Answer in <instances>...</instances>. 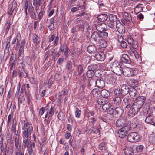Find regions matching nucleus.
Wrapping results in <instances>:
<instances>
[{
	"label": "nucleus",
	"instance_id": "16",
	"mask_svg": "<svg viewBox=\"0 0 155 155\" xmlns=\"http://www.w3.org/2000/svg\"><path fill=\"white\" fill-rule=\"evenodd\" d=\"M109 100L106 98H99L97 99V103L98 104L102 106L105 103H108Z\"/></svg>",
	"mask_w": 155,
	"mask_h": 155
},
{
	"label": "nucleus",
	"instance_id": "51",
	"mask_svg": "<svg viewBox=\"0 0 155 155\" xmlns=\"http://www.w3.org/2000/svg\"><path fill=\"white\" fill-rule=\"evenodd\" d=\"M68 71L71 70L72 68V63L71 62L69 61L67 63L66 67Z\"/></svg>",
	"mask_w": 155,
	"mask_h": 155
},
{
	"label": "nucleus",
	"instance_id": "48",
	"mask_svg": "<svg viewBox=\"0 0 155 155\" xmlns=\"http://www.w3.org/2000/svg\"><path fill=\"white\" fill-rule=\"evenodd\" d=\"M24 48L20 47L19 48V54L18 56L23 57L24 56Z\"/></svg>",
	"mask_w": 155,
	"mask_h": 155
},
{
	"label": "nucleus",
	"instance_id": "60",
	"mask_svg": "<svg viewBox=\"0 0 155 155\" xmlns=\"http://www.w3.org/2000/svg\"><path fill=\"white\" fill-rule=\"evenodd\" d=\"M118 41L119 43L123 41V38L122 35H120L118 36Z\"/></svg>",
	"mask_w": 155,
	"mask_h": 155
},
{
	"label": "nucleus",
	"instance_id": "3",
	"mask_svg": "<svg viewBox=\"0 0 155 155\" xmlns=\"http://www.w3.org/2000/svg\"><path fill=\"white\" fill-rule=\"evenodd\" d=\"M110 67L112 71L114 73L118 75H121L123 73V69L119 64L116 61L111 63Z\"/></svg>",
	"mask_w": 155,
	"mask_h": 155
},
{
	"label": "nucleus",
	"instance_id": "31",
	"mask_svg": "<svg viewBox=\"0 0 155 155\" xmlns=\"http://www.w3.org/2000/svg\"><path fill=\"white\" fill-rule=\"evenodd\" d=\"M97 65L95 64H93L89 66L88 67V70L93 71L94 72L97 68Z\"/></svg>",
	"mask_w": 155,
	"mask_h": 155
},
{
	"label": "nucleus",
	"instance_id": "53",
	"mask_svg": "<svg viewBox=\"0 0 155 155\" xmlns=\"http://www.w3.org/2000/svg\"><path fill=\"white\" fill-rule=\"evenodd\" d=\"M16 58V55H15L13 54H12L10 57L9 62L14 63L15 61Z\"/></svg>",
	"mask_w": 155,
	"mask_h": 155
},
{
	"label": "nucleus",
	"instance_id": "37",
	"mask_svg": "<svg viewBox=\"0 0 155 155\" xmlns=\"http://www.w3.org/2000/svg\"><path fill=\"white\" fill-rule=\"evenodd\" d=\"M145 122L147 123L151 124L152 122V117L149 114L146 117L145 119Z\"/></svg>",
	"mask_w": 155,
	"mask_h": 155
},
{
	"label": "nucleus",
	"instance_id": "58",
	"mask_svg": "<svg viewBox=\"0 0 155 155\" xmlns=\"http://www.w3.org/2000/svg\"><path fill=\"white\" fill-rule=\"evenodd\" d=\"M66 48H65V51L64 53V55L65 58H67L68 56V49L67 46L65 45Z\"/></svg>",
	"mask_w": 155,
	"mask_h": 155
},
{
	"label": "nucleus",
	"instance_id": "55",
	"mask_svg": "<svg viewBox=\"0 0 155 155\" xmlns=\"http://www.w3.org/2000/svg\"><path fill=\"white\" fill-rule=\"evenodd\" d=\"M13 118V114H9L8 117V121H7V123L8 124H9L11 122V121Z\"/></svg>",
	"mask_w": 155,
	"mask_h": 155
},
{
	"label": "nucleus",
	"instance_id": "34",
	"mask_svg": "<svg viewBox=\"0 0 155 155\" xmlns=\"http://www.w3.org/2000/svg\"><path fill=\"white\" fill-rule=\"evenodd\" d=\"M142 5L139 4H138L136 7L134 8V11L136 12L139 13L141 11L143 10Z\"/></svg>",
	"mask_w": 155,
	"mask_h": 155
},
{
	"label": "nucleus",
	"instance_id": "36",
	"mask_svg": "<svg viewBox=\"0 0 155 155\" xmlns=\"http://www.w3.org/2000/svg\"><path fill=\"white\" fill-rule=\"evenodd\" d=\"M96 85V81L93 80H90L89 82L88 87L89 88H92V87H94Z\"/></svg>",
	"mask_w": 155,
	"mask_h": 155
},
{
	"label": "nucleus",
	"instance_id": "40",
	"mask_svg": "<svg viewBox=\"0 0 155 155\" xmlns=\"http://www.w3.org/2000/svg\"><path fill=\"white\" fill-rule=\"evenodd\" d=\"M54 108L52 106H51V108L50 109L49 111H48V119L49 118H51L52 116L53 115L54 113Z\"/></svg>",
	"mask_w": 155,
	"mask_h": 155
},
{
	"label": "nucleus",
	"instance_id": "42",
	"mask_svg": "<svg viewBox=\"0 0 155 155\" xmlns=\"http://www.w3.org/2000/svg\"><path fill=\"white\" fill-rule=\"evenodd\" d=\"M111 104L110 103H105L102 106V109L104 110H108V109L109 108Z\"/></svg>",
	"mask_w": 155,
	"mask_h": 155
},
{
	"label": "nucleus",
	"instance_id": "22",
	"mask_svg": "<svg viewBox=\"0 0 155 155\" xmlns=\"http://www.w3.org/2000/svg\"><path fill=\"white\" fill-rule=\"evenodd\" d=\"M28 75L27 72L24 70V68H22L21 71H20L19 73V77L20 78H28Z\"/></svg>",
	"mask_w": 155,
	"mask_h": 155
},
{
	"label": "nucleus",
	"instance_id": "5",
	"mask_svg": "<svg viewBox=\"0 0 155 155\" xmlns=\"http://www.w3.org/2000/svg\"><path fill=\"white\" fill-rule=\"evenodd\" d=\"M109 20L107 22V25L110 28H113L118 21L116 15H111L109 17Z\"/></svg>",
	"mask_w": 155,
	"mask_h": 155
},
{
	"label": "nucleus",
	"instance_id": "2",
	"mask_svg": "<svg viewBox=\"0 0 155 155\" xmlns=\"http://www.w3.org/2000/svg\"><path fill=\"white\" fill-rule=\"evenodd\" d=\"M145 99L146 97L144 96H140L137 97L129 110L128 115L130 117H133L136 114L142 107Z\"/></svg>",
	"mask_w": 155,
	"mask_h": 155
},
{
	"label": "nucleus",
	"instance_id": "54",
	"mask_svg": "<svg viewBox=\"0 0 155 155\" xmlns=\"http://www.w3.org/2000/svg\"><path fill=\"white\" fill-rule=\"evenodd\" d=\"M131 44H132V48L134 50L137 47V42L136 41H134Z\"/></svg>",
	"mask_w": 155,
	"mask_h": 155
},
{
	"label": "nucleus",
	"instance_id": "26",
	"mask_svg": "<svg viewBox=\"0 0 155 155\" xmlns=\"http://www.w3.org/2000/svg\"><path fill=\"white\" fill-rule=\"evenodd\" d=\"M131 128V127L129 124H126L123 126L120 129L121 131H124V132L126 133V134H127L128 131H129Z\"/></svg>",
	"mask_w": 155,
	"mask_h": 155
},
{
	"label": "nucleus",
	"instance_id": "27",
	"mask_svg": "<svg viewBox=\"0 0 155 155\" xmlns=\"http://www.w3.org/2000/svg\"><path fill=\"white\" fill-rule=\"evenodd\" d=\"M121 101V98L119 97H116L113 99L114 104L117 106H119L120 105Z\"/></svg>",
	"mask_w": 155,
	"mask_h": 155
},
{
	"label": "nucleus",
	"instance_id": "57",
	"mask_svg": "<svg viewBox=\"0 0 155 155\" xmlns=\"http://www.w3.org/2000/svg\"><path fill=\"white\" fill-rule=\"evenodd\" d=\"M115 24L117 30V29L119 28L120 26H121V25H123L120 22L119 20H118L117 21V23H116Z\"/></svg>",
	"mask_w": 155,
	"mask_h": 155
},
{
	"label": "nucleus",
	"instance_id": "61",
	"mask_svg": "<svg viewBox=\"0 0 155 155\" xmlns=\"http://www.w3.org/2000/svg\"><path fill=\"white\" fill-rule=\"evenodd\" d=\"M59 40V37L57 36L55 37V39L54 41V46H56L58 43Z\"/></svg>",
	"mask_w": 155,
	"mask_h": 155
},
{
	"label": "nucleus",
	"instance_id": "15",
	"mask_svg": "<svg viewBox=\"0 0 155 155\" xmlns=\"http://www.w3.org/2000/svg\"><path fill=\"white\" fill-rule=\"evenodd\" d=\"M95 58L99 61H104L105 58V54L103 52L97 53L95 54Z\"/></svg>",
	"mask_w": 155,
	"mask_h": 155
},
{
	"label": "nucleus",
	"instance_id": "12",
	"mask_svg": "<svg viewBox=\"0 0 155 155\" xmlns=\"http://www.w3.org/2000/svg\"><path fill=\"white\" fill-rule=\"evenodd\" d=\"M126 124L125 119L120 118L118 119L116 122V125L117 127H122Z\"/></svg>",
	"mask_w": 155,
	"mask_h": 155
},
{
	"label": "nucleus",
	"instance_id": "47",
	"mask_svg": "<svg viewBox=\"0 0 155 155\" xmlns=\"http://www.w3.org/2000/svg\"><path fill=\"white\" fill-rule=\"evenodd\" d=\"M76 109L77 110L75 113V116L76 117L79 118L81 114V111L77 108Z\"/></svg>",
	"mask_w": 155,
	"mask_h": 155
},
{
	"label": "nucleus",
	"instance_id": "39",
	"mask_svg": "<svg viewBox=\"0 0 155 155\" xmlns=\"http://www.w3.org/2000/svg\"><path fill=\"white\" fill-rule=\"evenodd\" d=\"M94 74L95 72L88 70L86 72V75L87 77L91 78L94 75Z\"/></svg>",
	"mask_w": 155,
	"mask_h": 155
},
{
	"label": "nucleus",
	"instance_id": "49",
	"mask_svg": "<svg viewBox=\"0 0 155 155\" xmlns=\"http://www.w3.org/2000/svg\"><path fill=\"white\" fill-rule=\"evenodd\" d=\"M144 147L142 145H138L136 147V150L138 152H141L143 149Z\"/></svg>",
	"mask_w": 155,
	"mask_h": 155
},
{
	"label": "nucleus",
	"instance_id": "64",
	"mask_svg": "<svg viewBox=\"0 0 155 155\" xmlns=\"http://www.w3.org/2000/svg\"><path fill=\"white\" fill-rule=\"evenodd\" d=\"M45 109L43 107H42L40 109L39 113L40 115H42L43 114L45 111Z\"/></svg>",
	"mask_w": 155,
	"mask_h": 155
},
{
	"label": "nucleus",
	"instance_id": "23",
	"mask_svg": "<svg viewBox=\"0 0 155 155\" xmlns=\"http://www.w3.org/2000/svg\"><path fill=\"white\" fill-rule=\"evenodd\" d=\"M107 15L105 14H104L99 15L97 17V19L100 21L104 22L107 20Z\"/></svg>",
	"mask_w": 155,
	"mask_h": 155
},
{
	"label": "nucleus",
	"instance_id": "18",
	"mask_svg": "<svg viewBox=\"0 0 155 155\" xmlns=\"http://www.w3.org/2000/svg\"><path fill=\"white\" fill-rule=\"evenodd\" d=\"M100 34L96 31L93 32L91 35V38L95 41L100 40L101 38Z\"/></svg>",
	"mask_w": 155,
	"mask_h": 155
},
{
	"label": "nucleus",
	"instance_id": "20",
	"mask_svg": "<svg viewBox=\"0 0 155 155\" xmlns=\"http://www.w3.org/2000/svg\"><path fill=\"white\" fill-rule=\"evenodd\" d=\"M87 51L89 53H94L96 51V48L94 45H90L87 47Z\"/></svg>",
	"mask_w": 155,
	"mask_h": 155
},
{
	"label": "nucleus",
	"instance_id": "38",
	"mask_svg": "<svg viewBox=\"0 0 155 155\" xmlns=\"http://www.w3.org/2000/svg\"><path fill=\"white\" fill-rule=\"evenodd\" d=\"M137 91L136 89L133 88L129 92L130 95L132 97H135Z\"/></svg>",
	"mask_w": 155,
	"mask_h": 155
},
{
	"label": "nucleus",
	"instance_id": "43",
	"mask_svg": "<svg viewBox=\"0 0 155 155\" xmlns=\"http://www.w3.org/2000/svg\"><path fill=\"white\" fill-rule=\"evenodd\" d=\"M117 31L119 33H120L121 34H124L125 32V29L124 28V26L123 25H121V26H120L119 28L117 29Z\"/></svg>",
	"mask_w": 155,
	"mask_h": 155
},
{
	"label": "nucleus",
	"instance_id": "35",
	"mask_svg": "<svg viewBox=\"0 0 155 155\" xmlns=\"http://www.w3.org/2000/svg\"><path fill=\"white\" fill-rule=\"evenodd\" d=\"M17 125V121L14 118L13 120L12 124L11 127L12 131L15 132L16 131Z\"/></svg>",
	"mask_w": 155,
	"mask_h": 155
},
{
	"label": "nucleus",
	"instance_id": "28",
	"mask_svg": "<svg viewBox=\"0 0 155 155\" xmlns=\"http://www.w3.org/2000/svg\"><path fill=\"white\" fill-rule=\"evenodd\" d=\"M32 38L33 42L34 43L36 44V45L39 44L41 41L39 37L35 34L33 35Z\"/></svg>",
	"mask_w": 155,
	"mask_h": 155
},
{
	"label": "nucleus",
	"instance_id": "45",
	"mask_svg": "<svg viewBox=\"0 0 155 155\" xmlns=\"http://www.w3.org/2000/svg\"><path fill=\"white\" fill-rule=\"evenodd\" d=\"M124 131H121V129L118 132L119 134V137L120 138H122L124 137L127 134H126V133L124 132Z\"/></svg>",
	"mask_w": 155,
	"mask_h": 155
},
{
	"label": "nucleus",
	"instance_id": "19",
	"mask_svg": "<svg viewBox=\"0 0 155 155\" xmlns=\"http://www.w3.org/2000/svg\"><path fill=\"white\" fill-rule=\"evenodd\" d=\"M123 113V110L120 107H117L115 109L114 112V116L115 115L117 117L120 116Z\"/></svg>",
	"mask_w": 155,
	"mask_h": 155
},
{
	"label": "nucleus",
	"instance_id": "30",
	"mask_svg": "<svg viewBox=\"0 0 155 155\" xmlns=\"http://www.w3.org/2000/svg\"><path fill=\"white\" fill-rule=\"evenodd\" d=\"M99 45L102 48L106 47L107 45V41L104 39H101L99 40Z\"/></svg>",
	"mask_w": 155,
	"mask_h": 155
},
{
	"label": "nucleus",
	"instance_id": "1",
	"mask_svg": "<svg viewBox=\"0 0 155 155\" xmlns=\"http://www.w3.org/2000/svg\"><path fill=\"white\" fill-rule=\"evenodd\" d=\"M22 128V135L23 138V145L24 147L27 146V147H29L31 146L34 147V143L30 142L28 140L33 132V128L31 124L27 122L24 123Z\"/></svg>",
	"mask_w": 155,
	"mask_h": 155
},
{
	"label": "nucleus",
	"instance_id": "24",
	"mask_svg": "<svg viewBox=\"0 0 155 155\" xmlns=\"http://www.w3.org/2000/svg\"><path fill=\"white\" fill-rule=\"evenodd\" d=\"M124 19L127 22H129L131 20L132 17L128 13L125 12L123 14Z\"/></svg>",
	"mask_w": 155,
	"mask_h": 155
},
{
	"label": "nucleus",
	"instance_id": "59",
	"mask_svg": "<svg viewBox=\"0 0 155 155\" xmlns=\"http://www.w3.org/2000/svg\"><path fill=\"white\" fill-rule=\"evenodd\" d=\"M66 139H68L71 136V134L68 132H66L65 134L64 135Z\"/></svg>",
	"mask_w": 155,
	"mask_h": 155
},
{
	"label": "nucleus",
	"instance_id": "6",
	"mask_svg": "<svg viewBox=\"0 0 155 155\" xmlns=\"http://www.w3.org/2000/svg\"><path fill=\"white\" fill-rule=\"evenodd\" d=\"M123 75L128 77H131L133 76L134 72L132 68L129 67H125L124 68Z\"/></svg>",
	"mask_w": 155,
	"mask_h": 155
},
{
	"label": "nucleus",
	"instance_id": "21",
	"mask_svg": "<svg viewBox=\"0 0 155 155\" xmlns=\"http://www.w3.org/2000/svg\"><path fill=\"white\" fill-rule=\"evenodd\" d=\"M101 89H94L92 91V94L95 97H100L101 95Z\"/></svg>",
	"mask_w": 155,
	"mask_h": 155
},
{
	"label": "nucleus",
	"instance_id": "7",
	"mask_svg": "<svg viewBox=\"0 0 155 155\" xmlns=\"http://www.w3.org/2000/svg\"><path fill=\"white\" fill-rule=\"evenodd\" d=\"M104 79L108 84H114L115 82L116 79L111 74L106 75L104 77Z\"/></svg>",
	"mask_w": 155,
	"mask_h": 155
},
{
	"label": "nucleus",
	"instance_id": "44",
	"mask_svg": "<svg viewBox=\"0 0 155 155\" xmlns=\"http://www.w3.org/2000/svg\"><path fill=\"white\" fill-rule=\"evenodd\" d=\"M114 106L111 104L110 107L109 109H108L109 114H112V116H114Z\"/></svg>",
	"mask_w": 155,
	"mask_h": 155
},
{
	"label": "nucleus",
	"instance_id": "29",
	"mask_svg": "<svg viewBox=\"0 0 155 155\" xmlns=\"http://www.w3.org/2000/svg\"><path fill=\"white\" fill-rule=\"evenodd\" d=\"M101 95L104 98H106L108 97L110 95L109 92L107 90L104 89L101 90Z\"/></svg>",
	"mask_w": 155,
	"mask_h": 155
},
{
	"label": "nucleus",
	"instance_id": "56",
	"mask_svg": "<svg viewBox=\"0 0 155 155\" xmlns=\"http://www.w3.org/2000/svg\"><path fill=\"white\" fill-rule=\"evenodd\" d=\"M120 43L121 46L123 48H125L127 47V44L125 41H123Z\"/></svg>",
	"mask_w": 155,
	"mask_h": 155
},
{
	"label": "nucleus",
	"instance_id": "8",
	"mask_svg": "<svg viewBox=\"0 0 155 155\" xmlns=\"http://www.w3.org/2000/svg\"><path fill=\"white\" fill-rule=\"evenodd\" d=\"M21 38V35L20 33H19L17 35L16 38L15 37L11 42V44H14L16 42L17 40L16 46L15 47V49L16 50L18 49L19 46Z\"/></svg>",
	"mask_w": 155,
	"mask_h": 155
},
{
	"label": "nucleus",
	"instance_id": "32",
	"mask_svg": "<svg viewBox=\"0 0 155 155\" xmlns=\"http://www.w3.org/2000/svg\"><path fill=\"white\" fill-rule=\"evenodd\" d=\"M108 31L109 30L106 29L105 31L100 32V34L101 38H107L108 35Z\"/></svg>",
	"mask_w": 155,
	"mask_h": 155
},
{
	"label": "nucleus",
	"instance_id": "11",
	"mask_svg": "<svg viewBox=\"0 0 155 155\" xmlns=\"http://www.w3.org/2000/svg\"><path fill=\"white\" fill-rule=\"evenodd\" d=\"M129 92L128 87L125 85H123L121 87L120 94L121 96L124 97Z\"/></svg>",
	"mask_w": 155,
	"mask_h": 155
},
{
	"label": "nucleus",
	"instance_id": "46",
	"mask_svg": "<svg viewBox=\"0 0 155 155\" xmlns=\"http://www.w3.org/2000/svg\"><path fill=\"white\" fill-rule=\"evenodd\" d=\"M82 8V6L80 5L77 7H73L71 8V11L72 12H74L76 11L80 10Z\"/></svg>",
	"mask_w": 155,
	"mask_h": 155
},
{
	"label": "nucleus",
	"instance_id": "52",
	"mask_svg": "<svg viewBox=\"0 0 155 155\" xmlns=\"http://www.w3.org/2000/svg\"><path fill=\"white\" fill-rule=\"evenodd\" d=\"M41 0H33V5L34 6H40L41 4Z\"/></svg>",
	"mask_w": 155,
	"mask_h": 155
},
{
	"label": "nucleus",
	"instance_id": "62",
	"mask_svg": "<svg viewBox=\"0 0 155 155\" xmlns=\"http://www.w3.org/2000/svg\"><path fill=\"white\" fill-rule=\"evenodd\" d=\"M55 34H53L51 35L49 38V41L50 42H52L55 38Z\"/></svg>",
	"mask_w": 155,
	"mask_h": 155
},
{
	"label": "nucleus",
	"instance_id": "50",
	"mask_svg": "<svg viewBox=\"0 0 155 155\" xmlns=\"http://www.w3.org/2000/svg\"><path fill=\"white\" fill-rule=\"evenodd\" d=\"M99 147L101 150H105L106 149V145L105 143H102L99 145Z\"/></svg>",
	"mask_w": 155,
	"mask_h": 155
},
{
	"label": "nucleus",
	"instance_id": "33",
	"mask_svg": "<svg viewBox=\"0 0 155 155\" xmlns=\"http://www.w3.org/2000/svg\"><path fill=\"white\" fill-rule=\"evenodd\" d=\"M88 27L89 26L86 21H84L80 27V28L81 29V31H84V29H87Z\"/></svg>",
	"mask_w": 155,
	"mask_h": 155
},
{
	"label": "nucleus",
	"instance_id": "10",
	"mask_svg": "<svg viewBox=\"0 0 155 155\" xmlns=\"http://www.w3.org/2000/svg\"><path fill=\"white\" fill-rule=\"evenodd\" d=\"M96 30L99 33L106 30V26L105 24L100 23L98 24L96 26Z\"/></svg>",
	"mask_w": 155,
	"mask_h": 155
},
{
	"label": "nucleus",
	"instance_id": "9",
	"mask_svg": "<svg viewBox=\"0 0 155 155\" xmlns=\"http://www.w3.org/2000/svg\"><path fill=\"white\" fill-rule=\"evenodd\" d=\"M121 62L122 64H130L131 61L128 56L126 54H124L122 55L120 59Z\"/></svg>",
	"mask_w": 155,
	"mask_h": 155
},
{
	"label": "nucleus",
	"instance_id": "63",
	"mask_svg": "<svg viewBox=\"0 0 155 155\" xmlns=\"http://www.w3.org/2000/svg\"><path fill=\"white\" fill-rule=\"evenodd\" d=\"M137 17L140 20H141L143 19L144 17L142 14L140 13L137 15Z\"/></svg>",
	"mask_w": 155,
	"mask_h": 155
},
{
	"label": "nucleus",
	"instance_id": "17",
	"mask_svg": "<svg viewBox=\"0 0 155 155\" xmlns=\"http://www.w3.org/2000/svg\"><path fill=\"white\" fill-rule=\"evenodd\" d=\"M84 71L83 67L80 64L77 66L76 71L75 72V75H81Z\"/></svg>",
	"mask_w": 155,
	"mask_h": 155
},
{
	"label": "nucleus",
	"instance_id": "13",
	"mask_svg": "<svg viewBox=\"0 0 155 155\" xmlns=\"http://www.w3.org/2000/svg\"><path fill=\"white\" fill-rule=\"evenodd\" d=\"M96 85L99 88H102L105 86V83L102 78H98L96 80Z\"/></svg>",
	"mask_w": 155,
	"mask_h": 155
},
{
	"label": "nucleus",
	"instance_id": "4",
	"mask_svg": "<svg viewBox=\"0 0 155 155\" xmlns=\"http://www.w3.org/2000/svg\"><path fill=\"white\" fill-rule=\"evenodd\" d=\"M140 136L137 133L132 132L129 134L127 137V140L131 142H136L139 141Z\"/></svg>",
	"mask_w": 155,
	"mask_h": 155
},
{
	"label": "nucleus",
	"instance_id": "25",
	"mask_svg": "<svg viewBox=\"0 0 155 155\" xmlns=\"http://www.w3.org/2000/svg\"><path fill=\"white\" fill-rule=\"evenodd\" d=\"M123 101L125 104V105L131 106L133 105L132 101L128 97H126L123 99Z\"/></svg>",
	"mask_w": 155,
	"mask_h": 155
},
{
	"label": "nucleus",
	"instance_id": "14",
	"mask_svg": "<svg viewBox=\"0 0 155 155\" xmlns=\"http://www.w3.org/2000/svg\"><path fill=\"white\" fill-rule=\"evenodd\" d=\"M129 85L131 87L134 88L137 87L138 85V82L135 79L133 78L129 79L128 81Z\"/></svg>",
	"mask_w": 155,
	"mask_h": 155
},
{
	"label": "nucleus",
	"instance_id": "41",
	"mask_svg": "<svg viewBox=\"0 0 155 155\" xmlns=\"http://www.w3.org/2000/svg\"><path fill=\"white\" fill-rule=\"evenodd\" d=\"M17 7V3L15 1H13L11 4H10L9 6V8L15 10V9Z\"/></svg>",
	"mask_w": 155,
	"mask_h": 155
}]
</instances>
